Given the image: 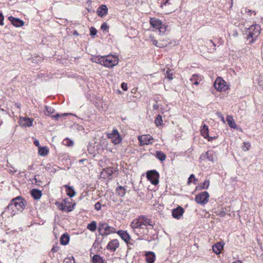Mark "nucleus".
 <instances>
[{"mask_svg":"<svg viewBox=\"0 0 263 263\" xmlns=\"http://www.w3.org/2000/svg\"><path fill=\"white\" fill-rule=\"evenodd\" d=\"M93 62L99 63L106 67L111 68L118 64L119 59L117 57L109 54L105 56H97L92 59Z\"/></svg>","mask_w":263,"mask_h":263,"instance_id":"f257e3e1","label":"nucleus"},{"mask_svg":"<svg viewBox=\"0 0 263 263\" xmlns=\"http://www.w3.org/2000/svg\"><path fill=\"white\" fill-rule=\"evenodd\" d=\"M147 226H150L152 228L153 227L151 220L145 216H139L134 219L130 223V227L134 232L136 231V229H143L147 228Z\"/></svg>","mask_w":263,"mask_h":263,"instance_id":"f03ea898","label":"nucleus"},{"mask_svg":"<svg viewBox=\"0 0 263 263\" xmlns=\"http://www.w3.org/2000/svg\"><path fill=\"white\" fill-rule=\"evenodd\" d=\"M98 231L100 235H108L115 232V229L110 227L106 223H100L98 227Z\"/></svg>","mask_w":263,"mask_h":263,"instance_id":"7ed1b4c3","label":"nucleus"},{"mask_svg":"<svg viewBox=\"0 0 263 263\" xmlns=\"http://www.w3.org/2000/svg\"><path fill=\"white\" fill-rule=\"evenodd\" d=\"M150 24L153 28L159 30L160 33H164L166 30V26L158 19L155 18H151Z\"/></svg>","mask_w":263,"mask_h":263,"instance_id":"20e7f679","label":"nucleus"},{"mask_svg":"<svg viewBox=\"0 0 263 263\" xmlns=\"http://www.w3.org/2000/svg\"><path fill=\"white\" fill-rule=\"evenodd\" d=\"M260 28L257 25H252L248 29L247 34L249 37L255 40L260 34Z\"/></svg>","mask_w":263,"mask_h":263,"instance_id":"39448f33","label":"nucleus"},{"mask_svg":"<svg viewBox=\"0 0 263 263\" xmlns=\"http://www.w3.org/2000/svg\"><path fill=\"white\" fill-rule=\"evenodd\" d=\"M215 88L218 91H226L228 89L226 82L221 77H218L214 84Z\"/></svg>","mask_w":263,"mask_h":263,"instance_id":"423d86ee","label":"nucleus"},{"mask_svg":"<svg viewBox=\"0 0 263 263\" xmlns=\"http://www.w3.org/2000/svg\"><path fill=\"white\" fill-rule=\"evenodd\" d=\"M209 197L208 192L204 191L196 195L195 201L198 204L204 205L209 201Z\"/></svg>","mask_w":263,"mask_h":263,"instance_id":"0eeeda50","label":"nucleus"},{"mask_svg":"<svg viewBox=\"0 0 263 263\" xmlns=\"http://www.w3.org/2000/svg\"><path fill=\"white\" fill-rule=\"evenodd\" d=\"M159 177V175L158 173L155 170L149 171L146 174V177L147 179L154 185H156L158 183Z\"/></svg>","mask_w":263,"mask_h":263,"instance_id":"6e6552de","label":"nucleus"},{"mask_svg":"<svg viewBox=\"0 0 263 263\" xmlns=\"http://www.w3.org/2000/svg\"><path fill=\"white\" fill-rule=\"evenodd\" d=\"M107 137L112 139V142L115 144H118L122 141L121 136L116 129H114L111 133L108 134Z\"/></svg>","mask_w":263,"mask_h":263,"instance_id":"1a4fd4ad","label":"nucleus"},{"mask_svg":"<svg viewBox=\"0 0 263 263\" xmlns=\"http://www.w3.org/2000/svg\"><path fill=\"white\" fill-rule=\"evenodd\" d=\"M138 140L140 145H148L152 143L153 138L149 135H144L139 136Z\"/></svg>","mask_w":263,"mask_h":263,"instance_id":"9d476101","label":"nucleus"},{"mask_svg":"<svg viewBox=\"0 0 263 263\" xmlns=\"http://www.w3.org/2000/svg\"><path fill=\"white\" fill-rule=\"evenodd\" d=\"M33 119L27 117H21L20 122L22 126L25 127H30L32 125Z\"/></svg>","mask_w":263,"mask_h":263,"instance_id":"9b49d317","label":"nucleus"},{"mask_svg":"<svg viewBox=\"0 0 263 263\" xmlns=\"http://www.w3.org/2000/svg\"><path fill=\"white\" fill-rule=\"evenodd\" d=\"M119 246V242L117 239H113L109 242L107 246V249L115 252Z\"/></svg>","mask_w":263,"mask_h":263,"instance_id":"f8f14e48","label":"nucleus"},{"mask_svg":"<svg viewBox=\"0 0 263 263\" xmlns=\"http://www.w3.org/2000/svg\"><path fill=\"white\" fill-rule=\"evenodd\" d=\"M184 213V209L181 207L178 206L172 211V216L174 218L176 219H180Z\"/></svg>","mask_w":263,"mask_h":263,"instance_id":"ddd939ff","label":"nucleus"},{"mask_svg":"<svg viewBox=\"0 0 263 263\" xmlns=\"http://www.w3.org/2000/svg\"><path fill=\"white\" fill-rule=\"evenodd\" d=\"M149 41L153 43L154 45L159 48H163L166 46L167 43H162L161 40L159 41L156 40L154 36H149Z\"/></svg>","mask_w":263,"mask_h":263,"instance_id":"4468645a","label":"nucleus"},{"mask_svg":"<svg viewBox=\"0 0 263 263\" xmlns=\"http://www.w3.org/2000/svg\"><path fill=\"white\" fill-rule=\"evenodd\" d=\"M201 134L204 138H209V141H211L214 139L212 137H210L209 135L208 126L205 124L202 125L201 130Z\"/></svg>","mask_w":263,"mask_h":263,"instance_id":"2eb2a0df","label":"nucleus"},{"mask_svg":"<svg viewBox=\"0 0 263 263\" xmlns=\"http://www.w3.org/2000/svg\"><path fill=\"white\" fill-rule=\"evenodd\" d=\"M73 204L72 206L70 205H66V200H64L63 202H62L59 205V209L63 211H66L67 212H71L73 209Z\"/></svg>","mask_w":263,"mask_h":263,"instance_id":"dca6fc26","label":"nucleus"},{"mask_svg":"<svg viewBox=\"0 0 263 263\" xmlns=\"http://www.w3.org/2000/svg\"><path fill=\"white\" fill-rule=\"evenodd\" d=\"M107 11L108 8L107 6L105 5H102L98 8L97 13L99 16L103 17L107 14Z\"/></svg>","mask_w":263,"mask_h":263,"instance_id":"f3484780","label":"nucleus"},{"mask_svg":"<svg viewBox=\"0 0 263 263\" xmlns=\"http://www.w3.org/2000/svg\"><path fill=\"white\" fill-rule=\"evenodd\" d=\"M8 19L11 23L16 27H21L24 25V22L18 18H15L13 16H9Z\"/></svg>","mask_w":263,"mask_h":263,"instance_id":"a211bd4d","label":"nucleus"},{"mask_svg":"<svg viewBox=\"0 0 263 263\" xmlns=\"http://www.w3.org/2000/svg\"><path fill=\"white\" fill-rule=\"evenodd\" d=\"M155 258V254L153 252H148L145 254V261L147 263H154Z\"/></svg>","mask_w":263,"mask_h":263,"instance_id":"6ab92c4d","label":"nucleus"},{"mask_svg":"<svg viewBox=\"0 0 263 263\" xmlns=\"http://www.w3.org/2000/svg\"><path fill=\"white\" fill-rule=\"evenodd\" d=\"M117 233L125 242H128L130 239V237L126 231L119 230Z\"/></svg>","mask_w":263,"mask_h":263,"instance_id":"aec40b11","label":"nucleus"},{"mask_svg":"<svg viewBox=\"0 0 263 263\" xmlns=\"http://www.w3.org/2000/svg\"><path fill=\"white\" fill-rule=\"evenodd\" d=\"M116 194L121 197H123L125 195L126 192V189L125 186H118L116 190Z\"/></svg>","mask_w":263,"mask_h":263,"instance_id":"412c9836","label":"nucleus"},{"mask_svg":"<svg viewBox=\"0 0 263 263\" xmlns=\"http://www.w3.org/2000/svg\"><path fill=\"white\" fill-rule=\"evenodd\" d=\"M223 247V244L221 242H218L213 246V250L216 254L220 253Z\"/></svg>","mask_w":263,"mask_h":263,"instance_id":"4be33fe9","label":"nucleus"},{"mask_svg":"<svg viewBox=\"0 0 263 263\" xmlns=\"http://www.w3.org/2000/svg\"><path fill=\"white\" fill-rule=\"evenodd\" d=\"M42 193L41 191L38 189H33L31 191V195L34 199H39L42 196Z\"/></svg>","mask_w":263,"mask_h":263,"instance_id":"5701e85b","label":"nucleus"},{"mask_svg":"<svg viewBox=\"0 0 263 263\" xmlns=\"http://www.w3.org/2000/svg\"><path fill=\"white\" fill-rule=\"evenodd\" d=\"M64 186L66 189V193L68 196L72 197L75 196L76 192L72 187L67 185H65Z\"/></svg>","mask_w":263,"mask_h":263,"instance_id":"b1692460","label":"nucleus"},{"mask_svg":"<svg viewBox=\"0 0 263 263\" xmlns=\"http://www.w3.org/2000/svg\"><path fill=\"white\" fill-rule=\"evenodd\" d=\"M207 158L209 160L211 161L212 162L215 161L216 160V157L215 153L212 151H208L205 154Z\"/></svg>","mask_w":263,"mask_h":263,"instance_id":"393cba45","label":"nucleus"},{"mask_svg":"<svg viewBox=\"0 0 263 263\" xmlns=\"http://www.w3.org/2000/svg\"><path fill=\"white\" fill-rule=\"evenodd\" d=\"M23 200H24V199H23L22 197L18 196V197L12 200V201H11V203L9 204L8 207L11 206L12 205H14L16 207Z\"/></svg>","mask_w":263,"mask_h":263,"instance_id":"a878e982","label":"nucleus"},{"mask_svg":"<svg viewBox=\"0 0 263 263\" xmlns=\"http://www.w3.org/2000/svg\"><path fill=\"white\" fill-rule=\"evenodd\" d=\"M227 120L230 127L233 128H236V124L232 116H228L227 117Z\"/></svg>","mask_w":263,"mask_h":263,"instance_id":"bb28decb","label":"nucleus"},{"mask_svg":"<svg viewBox=\"0 0 263 263\" xmlns=\"http://www.w3.org/2000/svg\"><path fill=\"white\" fill-rule=\"evenodd\" d=\"M48 153L49 149L47 147H39L38 151L39 155L42 156H45L48 155Z\"/></svg>","mask_w":263,"mask_h":263,"instance_id":"cd10ccee","label":"nucleus"},{"mask_svg":"<svg viewBox=\"0 0 263 263\" xmlns=\"http://www.w3.org/2000/svg\"><path fill=\"white\" fill-rule=\"evenodd\" d=\"M69 241V236L67 234H64L62 235L60 239V242L63 245H66Z\"/></svg>","mask_w":263,"mask_h":263,"instance_id":"c85d7f7f","label":"nucleus"},{"mask_svg":"<svg viewBox=\"0 0 263 263\" xmlns=\"http://www.w3.org/2000/svg\"><path fill=\"white\" fill-rule=\"evenodd\" d=\"M156 158L161 161H163L166 159L165 154L161 151H157L156 153Z\"/></svg>","mask_w":263,"mask_h":263,"instance_id":"c756f323","label":"nucleus"},{"mask_svg":"<svg viewBox=\"0 0 263 263\" xmlns=\"http://www.w3.org/2000/svg\"><path fill=\"white\" fill-rule=\"evenodd\" d=\"M210 185V181L209 180H205L202 184L199 185L196 189L200 190L207 189Z\"/></svg>","mask_w":263,"mask_h":263,"instance_id":"7c9ffc66","label":"nucleus"},{"mask_svg":"<svg viewBox=\"0 0 263 263\" xmlns=\"http://www.w3.org/2000/svg\"><path fill=\"white\" fill-rule=\"evenodd\" d=\"M97 228V222L95 221H91L87 226V228L91 232H95Z\"/></svg>","mask_w":263,"mask_h":263,"instance_id":"2f4dec72","label":"nucleus"},{"mask_svg":"<svg viewBox=\"0 0 263 263\" xmlns=\"http://www.w3.org/2000/svg\"><path fill=\"white\" fill-rule=\"evenodd\" d=\"M93 263H104L102 258L98 255H95L92 258Z\"/></svg>","mask_w":263,"mask_h":263,"instance_id":"473e14b6","label":"nucleus"},{"mask_svg":"<svg viewBox=\"0 0 263 263\" xmlns=\"http://www.w3.org/2000/svg\"><path fill=\"white\" fill-rule=\"evenodd\" d=\"M199 78L197 74H193L190 79V81L193 83V84L197 85L199 84Z\"/></svg>","mask_w":263,"mask_h":263,"instance_id":"72a5a7b5","label":"nucleus"},{"mask_svg":"<svg viewBox=\"0 0 263 263\" xmlns=\"http://www.w3.org/2000/svg\"><path fill=\"white\" fill-rule=\"evenodd\" d=\"M113 173V171L111 168H106L104 169L102 173V175L106 174L107 175V177H110L112 176Z\"/></svg>","mask_w":263,"mask_h":263,"instance_id":"f704fd0d","label":"nucleus"},{"mask_svg":"<svg viewBox=\"0 0 263 263\" xmlns=\"http://www.w3.org/2000/svg\"><path fill=\"white\" fill-rule=\"evenodd\" d=\"M45 108L46 109V113L45 114L46 115L49 116V115L52 114V113H53L54 111V110L53 109V108L50 106H45Z\"/></svg>","mask_w":263,"mask_h":263,"instance_id":"c9c22d12","label":"nucleus"},{"mask_svg":"<svg viewBox=\"0 0 263 263\" xmlns=\"http://www.w3.org/2000/svg\"><path fill=\"white\" fill-rule=\"evenodd\" d=\"M62 143L64 145L68 146H72L73 144V141L68 138H66L64 139Z\"/></svg>","mask_w":263,"mask_h":263,"instance_id":"e433bc0d","label":"nucleus"},{"mask_svg":"<svg viewBox=\"0 0 263 263\" xmlns=\"http://www.w3.org/2000/svg\"><path fill=\"white\" fill-rule=\"evenodd\" d=\"M25 200H23L18 205L16 206V208L18 211H22L25 206Z\"/></svg>","mask_w":263,"mask_h":263,"instance_id":"4c0bfd02","label":"nucleus"},{"mask_svg":"<svg viewBox=\"0 0 263 263\" xmlns=\"http://www.w3.org/2000/svg\"><path fill=\"white\" fill-rule=\"evenodd\" d=\"M162 123V117L160 115H158L155 119V124L157 126L161 125Z\"/></svg>","mask_w":263,"mask_h":263,"instance_id":"58836bf2","label":"nucleus"},{"mask_svg":"<svg viewBox=\"0 0 263 263\" xmlns=\"http://www.w3.org/2000/svg\"><path fill=\"white\" fill-rule=\"evenodd\" d=\"M215 213L217 215H218L221 217H224L226 214V213L224 211L221 210H217L215 212Z\"/></svg>","mask_w":263,"mask_h":263,"instance_id":"ea45409f","label":"nucleus"},{"mask_svg":"<svg viewBox=\"0 0 263 263\" xmlns=\"http://www.w3.org/2000/svg\"><path fill=\"white\" fill-rule=\"evenodd\" d=\"M251 146V144L249 142H245L243 143V146L242 147V149L245 151H248L249 148Z\"/></svg>","mask_w":263,"mask_h":263,"instance_id":"a19ab883","label":"nucleus"},{"mask_svg":"<svg viewBox=\"0 0 263 263\" xmlns=\"http://www.w3.org/2000/svg\"><path fill=\"white\" fill-rule=\"evenodd\" d=\"M193 179V182L195 184L197 183V179L195 178L194 175L192 174L190 175L188 179V184H190L192 182V179Z\"/></svg>","mask_w":263,"mask_h":263,"instance_id":"79ce46f5","label":"nucleus"},{"mask_svg":"<svg viewBox=\"0 0 263 263\" xmlns=\"http://www.w3.org/2000/svg\"><path fill=\"white\" fill-rule=\"evenodd\" d=\"M64 263H74V258H66L64 260Z\"/></svg>","mask_w":263,"mask_h":263,"instance_id":"37998d69","label":"nucleus"},{"mask_svg":"<svg viewBox=\"0 0 263 263\" xmlns=\"http://www.w3.org/2000/svg\"><path fill=\"white\" fill-rule=\"evenodd\" d=\"M90 35H95L96 34L97 31V30L95 28L91 27L90 28Z\"/></svg>","mask_w":263,"mask_h":263,"instance_id":"c03bdc74","label":"nucleus"},{"mask_svg":"<svg viewBox=\"0 0 263 263\" xmlns=\"http://www.w3.org/2000/svg\"><path fill=\"white\" fill-rule=\"evenodd\" d=\"M171 70H167L166 71L167 78L170 80H172L173 78V73L170 72Z\"/></svg>","mask_w":263,"mask_h":263,"instance_id":"a18cd8bd","label":"nucleus"},{"mask_svg":"<svg viewBox=\"0 0 263 263\" xmlns=\"http://www.w3.org/2000/svg\"><path fill=\"white\" fill-rule=\"evenodd\" d=\"M216 115H217V116L220 118L222 121L223 122V123H225V120H224V118L223 117V116L221 114V113L219 112H217L216 113Z\"/></svg>","mask_w":263,"mask_h":263,"instance_id":"49530a36","label":"nucleus"},{"mask_svg":"<svg viewBox=\"0 0 263 263\" xmlns=\"http://www.w3.org/2000/svg\"><path fill=\"white\" fill-rule=\"evenodd\" d=\"M244 11L246 13H247L249 14H251L252 13H254V15L255 14V12L254 11L248 9L247 8H245Z\"/></svg>","mask_w":263,"mask_h":263,"instance_id":"de8ad7c7","label":"nucleus"},{"mask_svg":"<svg viewBox=\"0 0 263 263\" xmlns=\"http://www.w3.org/2000/svg\"><path fill=\"white\" fill-rule=\"evenodd\" d=\"M101 203L99 202H97L95 204V208L96 210L99 211V210H100L101 209Z\"/></svg>","mask_w":263,"mask_h":263,"instance_id":"09e8293b","label":"nucleus"},{"mask_svg":"<svg viewBox=\"0 0 263 263\" xmlns=\"http://www.w3.org/2000/svg\"><path fill=\"white\" fill-rule=\"evenodd\" d=\"M108 28V26L107 25V24L106 23H104L101 25V29L103 30H105L107 29Z\"/></svg>","mask_w":263,"mask_h":263,"instance_id":"8fccbe9b","label":"nucleus"},{"mask_svg":"<svg viewBox=\"0 0 263 263\" xmlns=\"http://www.w3.org/2000/svg\"><path fill=\"white\" fill-rule=\"evenodd\" d=\"M160 40L161 41L162 43H167V44H166V46L168 45H170L171 44V43L170 41L168 39L166 38V39H163V40Z\"/></svg>","mask_w":263,"mask_h":263,"instance_id":"3c124183","label":"nucleus"},{"mask_svg":"<svg viewBox=\"0 0 263 263\" xmlns=\"http://www.w3.org/2000/svg\"><path fill=\"white\" fill-rule=\"evenodd\" d=\"M121 87L123 89V90H127V85L126 83H123L121 84Z\"/></svg>","mask_w":263,"mask_h":263,"instance_id":"603ef678","label":"nucleus"},{"mask_svg":"<svg viewBox=\"0 0 263 263\" xmlns=\"http://www.w3.org/2000/svg\"><path fill=\"white\" fill-rule=\"evenodd\" d=\"M59 247L58 246H53L52 248L51 251L53 252H57L59 251Z\"/></svg>","mask_w":263,"mask_h":263,"instance_id":"864d4df0","label":"nucleus"},{"mask_svg":"<svg viewBox=\"0 0 263 263\" xmlns=\"http://www.w3.org/2000/svg\"><path fill=\"white\" fill-rule=\"evenodd\" d=\"M3 20H4V16L2 14V13L0 12V25H3Z\"/></svg>","mask_w":263,"mask_h":263,"instance_id":"5fc2aeb1","label":"nucleus"},{"mask_svg":"<svg viewBox=\"0 0 263 263\" xmlns=\"http://www.w3.org/2000/svg\"><path fill=\"white\" fill-rule=\"evenodd\" d=\"M34 144L35 146H37L39 148V147H40V142H39V141L38 140H34Z\"/></svg>","mask_w":263,"mask_h":263,"instance_id":"6e6d98bb","label":"nucleus"},{"mask_svg":"<svg viewBox=\"0 0 263 263\" xmlns=\"http://www.w3.org/2000/svg\"><path fill=\"white\" fill-rule=\"evenodd\" d=\"M61 115L59 114H57L55 115L52 116V118H54L56 120H58L59 117H60Z\"/></svg>","mask_w":263,"mask_h":263,"instance_id":"4d7b16f0","label":"nucleus"},{"mask_svg":"<svg viewBox=\"0 0 263 263\" xmlns=\"http://www.w3.org/2000/svg\"><path fill=\"white\" fill-rule=\"evenodd\" d=\"M209 42L210 43H211L214 47H216V45H215V44L213 42V41H212V40H209Z\"/></svg>","mask_w":263,"mask_h":263,"instance_id":"13d9d810","label":"nucleus"},{"mask_svg":"<svg viewBox=\"0 0 263 263\" xmlns=\"http://www.w3.org/2000/svg\"><path fill=\"white\" fill-rule=\"evenodd\" d=\"M34 180L35 182L36 183L37 182V178H36V176H35V177L34 178Z\"/></svg>","mask_w":263,"mask_h":263,"instance_id":"bf43d9fd","label":"nucleus"},{"mask_svg":"<svg viewBox=\"0 0 263 263\" xmlns=\"http://www.w3.org/2000/svg\"><path fill=\"white\" fill-rule=\"evenodd\" d=\"M169 1L170 0H166L165 2H164V4L165 5H166L167 4H169Z\"/></svg>","mask_w":263,"mask_h":263,"instance_id":"052dcab7","label":"nucleus"},{"mask_svg":"<svg viewBox=\"0 0 263 263\" xmlns=\"http://www.w3.org/2000/svg\"><path fill=\"white\" fill-rule=\"evenodd\" d=\"M233 263H241V262L240 260H236L234 261Z\"/></svg>","mask_w":263,"mask_h":263,"instance_id":"680f3d73","label":"nucleus"},{"mask_svg":"<svg viewBox=\"0 0 263 263\" xmlns=\"http://www.w3.org/2000/svg\"><path fill=\"white\" fill-rule=\"evenodd\" d=\"M85 160V159H81V160H79V162L80 163H82L83 162V161H84Z\"/></svg>","mask_w":263,"mask_h":263,"instance_id":"e2e57ef3","label":"nucleus"},{"mask_svg":"<svg viewBox=\"0 0 263 263\" xmlns=\"http://www.w3.org/2000/svg\"><path fill=\"white\" fill-rule=\"evenodd\" d=\"M65 200H66V205H67V204L70 203V202L68 201V199H65Z\"/></svg>","mask_w":263,"mask_h":263,"instance_id":"0e129e2a","label":"nucleus"},{"mask_svg":"<svg viewBox=\"0 0 263 263\" xmlns=\"http://www.w3.org/2000/svg\"><path fill=\"white\" fill-rule=\"evenodd\" d=\"M66 115V114H63L62 116Z\"/></svg>","mask_w":263,"mask_h":263,"instance_id":"69168bd1","label":"nucleus"}]
</instances>
